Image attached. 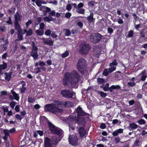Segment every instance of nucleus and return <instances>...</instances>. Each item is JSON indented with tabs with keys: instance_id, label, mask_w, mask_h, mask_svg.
Wrapping results in <instances>:
<instances>
[{
	"instance_id": "49",
	"label": "nucleus",
	"mask_w": 147,
	"mask_h": 147,
	"mask_svg": "<svg viewBox=\"0 0 147 147\" xmlns=\"http://www.w3.org/2000/svg\"><path fill=\"white\" fill-rule=\"evenodd\" d=\"M128 84L129 86H133L135 85L136 84L134 82H129L128 83Z\"/></svg>"
},
{
	"instance_id": "54",
	"label": "nucleus",
	"mask_w": 147,
	"mask_h": 147,
	"mask_svg": "<svg viewBox=\"0 0 147 147\" xmlns=\"http://www.w3.org/2000/svg\"><path fill=\"white\" fill-rule=\"evenodd\" d=\"M77 24L80 28L82 27L83 25L82 23L81 22H78L77 23Z\"/></svg>"
},
{
	"instance_id": "3",
	"label": "nucleus",
	"mask_w": 147,
	"mask_h": 147,
	"mask_svg": "<svg viewBox=\"0 0 147 147\" xmlns=\"http://www.w3.org/2000/svg\"><path fill=\"white\" fill-rule=\"evenodd\" d=\"M58 100H55L54 103L48 104L45 106L44 110L46 112H51L54 114H56L58 112H61L63 110L61 108H59V104H57Z\"/></svg>"
},
{
	"instance_id": "9",
	"label": "nucleus",
	"mask_w": 147,
	"mask_h": 147,
	"mask_svg": "<svg viewBox=\"0 0 147 147\" xmlns=\"http://www.w3.org/2000/svg\"><path fill=\"white\" fill-rule=\"evenodd\" d=\"M35 43L33 42L32 45V49L30 55L34 59H37L38 56L37 53L38 49L37 47L35 46Z\"/></svg>"
},
{
	"instance_id": "26",
	"label": "nucleus",
	"mask_w": 147,
	"mask_h": 147,
	"mask_svg": "<svg viewBox=\"0 0 147 147\" xmlns=\"http://www.w3.org/2000/svg\"><path fill=\"white\" fill-rule=\"evenodd\" d=\"M44 20L47 22H49L50 21H52L53 18L51 16H46L43 18Z\"/></svg>"
},
{
	"instance_id": "12",
	"label": "nucleus",
	"mask_w": 147,
	"mask_h": 147,
	"mask_svg": "<svg viewBox=\"0 0 147 147\" xmlns=\"http://www.w3.org/2000/svg\"><path fill=\"white\" fill-rule=\"evenodd\" d=\"M57 103L58 104H59V107H62L65 106L69 107H70L72 105V103L69 102H67L64 101L61 102L58 101H57Z\"/></svg>"
},
{
	"instance_id": "53",
	"label": "nucleus",
	"mask_w": 147,
	"mask_h": 147,
	"mask_svg": "<svg viewBox=\"0 0 147 147\" xmlns=\"http://www.w3.org/2000/svg\"><path fill=\"white\" fill-rule=\"evenodd\" d=\"M2 109L3 110L4 113H5L6 112H8V109L7 107H3Z\"/></svg>"
},
{
	"instance_id": "20",
	"label": "nucleus",
	"mask_w": 147,
	"mask_h": 147,
	"mask_svg": "<svg viewBox=\"0 0 147 147\" xmlns=\"http://www.w3.org/2000/svg\"><path fill=\"white\" fill-rule=\"evenodd\" d=\"M11 92L13 96L14 99L16 100H18L20 98L18 94L16 93L13 90H11Z\"/></svg>"
},
{
	"instance_id": "44",
	"label": "nucleus",
	"mask_w": 147,
	"mask_h": 147,
	"mask_svg": "<svg viewBox=\"0 0 147 147\" xmlns=\"http://www.w3.org/2000/svg\"><path fill=\"white\" fill-rule=\"evenodd\" d=\"M45 27V24L43 23H41L40 24L39 29L41 30H43Z\"/></svg>"
},
{
	"instance_id": "37",
	"label": "nucleus",
	"mask_w": 147,
	"mask_h": 147,
	"mask_svg": "<svg viewBox=\"0 0 147 147\" xmlns=\"http://www.w3.org/2000/svg\"><path fill=\"white\" fill-rule=\"evenodd\" d=\"M42 18L40 17L36 19V21L35 22L36 25L38 24L41 22ZM36 26H35V27H36Z\"/></svg>"
},
{
	"instance_id": "10",
	"label": "nucleus",
	"mask_w": 147,
	"mask_h": 147,
	"mask_svg": "<svg viewBox=\"0 0 147 147\" xmlns=\"http://www.w3.org/2000/svg\"><path fill=\"white\" fill-rule=\"evenodd\" d=\"M90 49V47L89 45L85 44L80 46V51L81 53L85 54L88 52Z\"/></svg>"
},
{
	"instance_id": "63",
	"label": "nucleus",
	"mask_w": 147,
	"mask_h": 147,
	"mask_svg": "<svg viewBox=\"0 0 147 147\" xmlns=\"http://www.w3.org/2000/svg\"><path fill=\"white\" fill-rule=\"evenodd\" d=\"M40 107V106L38 104H36L34 106V108L36 109H38Z\"/></svg>"
},
{
	"instance_id": "16",
	"label": "nucleus",
	"mask_w": 147,
	"mask_h": 147,
	"mask_svg": "<svg viewBox=\"0 0 147 147\" xmlns=\"http://www.w3.org/2000/svg\"><path fill=\"white\" fill-rule=\"evenodd\" d=\"M123 129H119L116 130L112 133V135L114 136H117L119 134L122 133L123 132Z\"/></svg>"
},
{
	"instance_id": "19",
	"label": "nucleus",
	"mask_w": 147,
	"mask_h": 147,
	"mask_svg": "<svg viewBox=\"0 0 147 147\" xmlns=\"http://www.w3.org/2000/svg\"><path fill=\"white\" fill-rule=\"evenodd\" d=\"M145 71H142V72L139 74V76L141 77L140 80L143 81H144L147 77L145 73Z\"/></svg>"
},
{
	"instance_id": "62",
	"label": "nucleus",
	"mask_w": 147,
	"mask_h": 147,
	"mask_svg": "<svg viewBox=\"0 0 147 147\" xmlns=\"http://www.w3.org/2000/svg\"><path fill=\"white\" fill-rule=\"evenodd\" d=\"M5 26H1L0 27V29L2 32H4L5 31Z\"/></svg>"
},
{
	"instance_id": "7",
	"label": "nucleus",
	"mask_w": 147,
	"mask_h": 147,
	"mask_svg": "<svg viewBox=\"0 0 147 147\" xmlns=\"http://www.w3.org/2000/svg\"><path fill=\"white\" fill-rule=\"evenodd\" d=\"M61 94L65 98H71L73 96H75V94L74 92H71L68 90H64L61 91Z\"/></svg>"
},
{
	"instance_id": "29",
	"label": "nucleus",
	"mask_w": 147,
	"mask_h": 147,
	"mask_svg": "<svg viewBox=\"0 0 147 147\" xmlns=\"http://www.w3.org/2000/svg\"><path fill=\"white\" fill-rule=\"evenodd\" d=\"M76 11L79 13L83 14L84 13L85 10L83 9L77 8Z\"/></svg>"
},
{
	"instance_id": "24",
	"label": "nucleus",
	"mask_w": 147,
	"mask_h": 147,
	"mask_svg": "<svg viewBox=\"0 0 147 147\" xmlns=\"http://www.w3.org/2000/svg\"><path fill=\"white\" fill-rule=\"evenodd\" d=\"M12 74V72L5 73V79L8 81H9L11 78Z\"/></svg>"
},
{
	"instance_id": "56",
	"label": "nucleus",
	"mask_w": 147,
	"mask_h": 147,
	"mask_svg": "<svg viewBox=\"0 0 147 147\" xmlns=\"http://www.w3.org/2000/svg\"><path fill=\"white\" fill-rule=\"evenodd\" d=\"M71 16V14L70 13L68 12L66 13L65 15V16L66 18H69Z\"/></svg>"
},
{
	"instance_id": "14",
	"label": "nucleus",
	"mask_w": 147,
	"mask_h": 147,
	"mask_svg": "<svg viewBox=\"0 0 147 147\" xmlns=\"http://www.w3.org/2000/svg\"><path fill=\"white\" fill-rule=\"evenodd\" d=\"M78 132L80 134V137L82 138L86 134V130L83 127H81L78 128Z\"/></svg>"
},
{
	"instance_id": "42",
	"label": "nucleus",
	"mask_w": 147,
	"mask_h": 147,
	"mask_svg": "<svg viewBox=\"0 0 147 147\" xmlns=\"http://www.w3.org/2000/svg\"><path fill=\"white\" fill-rule=\"evenodd\" d=\"M97 81L98 83L102 84L104 82V79L102 78H99L97 80Z\"/></svg>"
},
{
	"instance_id": "55",
	"label": "nucleus",
	"mask_w": 147,
	"mask_h": 147,
	"mask_svg": "<svg viewBox=\"0 0 147 147\" xmlns=\"http://www.w3.org/2000/svg\"><path fill=\"white\" fill-rule=\"evenodd\" d=\"M15 117L16 119L19 120H21L22 119L21 116L18 114L16 115L15 116Z\"/></svg>"
},
{
	"instance_id": "57",
	"label": "nucleus",
	"mask_w": 147,
	"mask_h": 147,
	"mask_svg": "<svg viewBox=\"0 0 147 147\" xmlns=\"http://www.w3.org/2000/svg\"><path fill=\"white\" fill-rule=\"evenodd\" d=\"M32 23V22L31 20H29L26 23V25L27 27H28L30 24H31Z\"/></svg>"
},
{
	"instance_id": "13",
	"label": "nucleus",
	"mask_w": 147,
	"mask_h": 147,
	"mask_svg": "<svg viewBox=\"0 0 147 147\" xmlns=\"http://www.w3.org/2000/svg\"><path fill=\"white\" fill-rule=\"evenodd\" d=\"M117 65V63L115 60H114L112 63L110 64L109 66L111 68H109V73H111L116 69V67L114 66H116Z\"/></svg>"
},
{
	"instance_id": "40",
	"label": "nucleus",
	"mask_w": 147,
	"mask_h": 147,
	"mask_svg": "<svg viewBox=\"0 0 147 147\" xmlns=\"http://www.w3.org/2000/svg\"><path fill=\"white\" fill-rule=\"evenodd\" d=\"M120 141V139L119 137H118L115 138V142L116 144L119 143Z\"/></svg>"
},
{
	"instance_id": "52",
	"label": "nucleus",
	"mask_w": 147,
	"mask_h": 147,
	"mask_svg": "<svg viewBox=\"0 0 147 147\" xmlns=\"http://www.w3.org/2000/svg\"><path fill=\"white\" fill-rule=\"evenodd\" d=\"M108 32L110 34H111L113 32V30L111 28H108L107 29Z\"/></svg>"
},
{
	"instance_id": "36",
	"label": "nucleus",
	"mask_w": 147,
	"mask_h": 147,
	"mask_svg": "<svg viewBox=\"0 0 147 147\" xmlns=\"http://www.w3.org/2000/svg\"><path fill=\"white\" fill-rule=\"evenodd\" d=\"M26 35L27 36H30L32 34V31L31 29H30L28 31H27L26 32Z\"/></svg>"
},
{
	"instance_id": "27",
	"label": "nucleus",
	"mask_w": 147,
	"mask_h": 147,
	"mask_svg": "<svg viewBox=\"0 0 147 147\" xmlns=\"http://www.w3.org/2000/svg\"><path fill=\"white\" fill-rule=\"evenodd\" d=\"M14 24L15 29L17 30L18 32L20 31V28L18 22H14Z\"/></svg>"
},
{
	"instance_id": "31",
	"label": "nucleus",
	"mask_w": 147,
	"mask_h": 147,
	"mask_svg": "<svg viewBox=\"0 0 147 147\" xmlns=\"http://www.w3.org/2000/svg\"><path fill=\"white\" fill-rule=\"evenodd\" d=\"M18 38L17 39V40H21L23 39V36L21 34L18 32Z\"/></svg>"
},
{
	"instance_id": "8",
	"label": "nucleus",
	"mask_w": 147,
	"mask_h": 147,
	"mask_svg": "<svg viewBox=\"0 0 147 147\" xmlns=\"http://www.w3.org/2000/svg\"><path fill=\"white\" fill-rule=\"evenodd\" d=\"M101 38V35L99 33L93 34L90 36V40L93 43L98 42Z\"/></svg>"
},
{
	"instance_id": "1",
	"label": "nucleus",
	"mask_w": 147,
	"mask_h": 147,
	"mask_svg": "<svg viewBox=\"0 0 147 147\" xmlns=\"http://www.w3.org/2000/svg\"><path fill=\"white\" fill-rule=\"evenodd\" d=\"M65 76V78L63 79V84L66 86L69 83L71 85L77 83L80 78L78 74L75 70L73 71L71 73H66Z\"/></svg>"
},
{
	"instance_id": "33",
	"label": "nucleus",
	"mask_w": 147,
	"mask_h": 147,
	"mask_svg": "<svg viewBox=\"0 0 147 147\" xmlns=\"http://www.w3.org/2000/svg\"><path fill=\"white\" fill-rule=\"evenodd\" d=\"M42 68L40 67H38L34 69V73L35 74H38L39 72H41L40 69H42Z\"/></svg>"
},
{
	"instance_id": "38",
	"label": "nucleus",
	"mask_w": 147,
	"mask_h": 147,
	"mask_svg": "<svg viewBox=\"0 0 147 147\" xmlns=\"http://www.w3.org/2000/svg\"><path fill=\"white\" fill-rule=\"evenodd\" d=\"M27 30L26 29H24V30H21V29L20 30V31L18 32L20 33L22 35L24 34L25 33H26Z\"/></svg>"
},
{
	"instance_id": "41",
	"label": "nucleus",
	"mask_w": 147,
	"mask_h": 147,
	"mask_svg": "<svg viewBox=\"0 0 147 147\" xmlns=\"http://www.w3.org/2000/svg\"><path fill=\"white\" fill-rule=\"evenodd\" d=\"M99 93L100 94V96L103 97H105L106 96V93L103 92H99Z\"/></svg>"
},
{
	"instance_id": "61",
	"label": "nucleus",
	"mask_w": 147,
	"mask_h": 147,
	"mask_svg": "<svg viewBox=\"0 0 147 147\" xmlns=\"http://www.w3.org/2000/svg\"><path fill=\"white\" fill-rule=\"evenodd\" d=\"M45 65V62L43 61H40L39 62V65L40 66H43Z\"/></svg>"
},
{
	"instance_id": "11",
	"label": "nucleus",
	"mask_w": 147,
	"mask_h": 147,
	"mask_svg": "<svg viewBox=\"0 0 147 147\" xmlns=\"http://www.w3.org/2000/svg\"><path fill=\"white\" fill-rule=\"evenodd\" d=\"M69 141L70 144L73 145H75L77 144L78 142L76 134L72 136H70Z\"/></svg>"
},
{
	"instance_id": "35",
	"label": "nucleus",
	"mask_w": 147,
	"mask_h": 147,
	"mask_svg": "<svg viewBox=\"0 0 147 147\" xmlns=\"http://www.w3.org/2000/svg\"><path fill=\"white\" fill-rule=\"evenodd\" d=\"M16 103V102H15L13 101L10 103V106L12 109H13Z\"/></svg>"
},
{
	"instance_id": "58",
	"label": "nucleus",
	"mask_w": 147,
	"mask_h": 147,
	"mask_svg": "<svg viewBox=\"0 0 147 147\" xmlns=\"http://www.w3.org/2000/svg\"><path fill=\"white\" fill-rule=\"evenodd\" d=\"M9 133H13L16 132V130L15 128H12V129L9 130Z\"/></svg>"
},
{
	"instance_id": "50",
	"label": "nucleus",
	"mask_w": 147,
	"mask_h": 147,
	"mask_svg": "<svg viewBox=\"0 0 147 147\" xmlns=\"http://www.w3.org/2000/svg\"><path fill=\"white\" fill-rule=\"evenodd\" d=\"M88 20L89 22H91L93 20V17L92 15H91L90 14V15L88 17Z\"/></svg>"
},
{
	"instance_id": "2",
	"label": "nucleus",
	"mask_w": 147,
	"mask_h": 147,
	"mask_svg": "<svg viewBox=\"0 0 147 147\" xmlns=\"http://www.w3.org/2000/svg\"><path fill=\"white\" fill-rule=\"evenodd\" d=\"M76 113H77L78 115V118L77 119H76V116L74 115L69 116L68 118L67 119V121L69 123V130L70 129L72 130L74 129V121L75 119L76 120L77 122L79 123V119L80 116H84L86 114V113L83 112L82 108L79 107L77 108Z\"/></svg>"
},
{
	"instance_id": "15",
	"label": "nucleus",
	"mask_w": 147,
	"mask_h": 147,
	"mask_svg": "<svg viewBox=\"0 0 147 147\" xmlns=\"http://www.w3.org/2000/svg\"><path fill=\"white\" fill-rule=\"evenodd\" d=\"M40 39L43 40V42L45 44L50 46L52 45L53 43V41L51 38L45 39L43 38Z\"/></svg>"
},
{
	"instance_id": "48",
	"label": "nucleus",
	"mask_w": 147,
	"mask_h": 147,
	"mask_svg": "<svg viewBox=\"0 0 147 147\" xmlns=\"http://www.w3.org/2000/svg\"><path fill=\"white\" fill-rule=\"evenodd\" d=\"M69 55V53L68 51H66L65 53L63 54L62 55V57H67Z\"/></svg>"
},
{
	"instance_id": "17",
	"label": "nucleus",
	"mask_w": 147,
	"mask_h": 147,
	"mask_svg": "<svg viewBox=\"0 0 147 147\" xmlns=\"http://www.w3.org/2000/svg\"><path fill=\"white\" fill-rule=\"evenodd\" d=\"M3 132L5 135L3 137V139L5 141H6L9 136V131L7 129H4L3 131Z\"/></svg>"
},
{
	"instance_id": "60",
	"label": "nucleus",
	"mask_w": 147,
	"mask_h": 147,
	"mask_svg": "<svg viewBox=\"0 0 147 147\" xmlns=\"http://www.w3.org/2000/svg\"><path fill=\"white\" fill-rule=\"evenodd\" d=\"M118 22L119 24H122L123 23V21L120 18L118 20Z\"/></svg>"
},
{
	"instance_id": "39",
	"label": "nucleus",
	"mask_w": 147,
	"mask_h": 147,
	"mask_svg": "<svg viewBox=\"0 0 147 147\" xmlns=\"http://www.w3.org/2000/svg\"><path fill=\"white\" fill-rule=\"evenodd\" d=\"M35 99L34 98H32L30 97H28V102L29 103H32L34 102Z\"/></svg>"
},
{
	"instance_id": "46",
	"label": "nucleus",
	"mask_w": 147,
	"mask_h": 147,
	"mask_svg": "<svg viewBox=\"0 0 147 147\" xmlns=\"http://www.w3.org/2000/svg\"><path fill=\"white\" fill-rule=\"evenodd\" d=\"M66 9L68 11L70 10L71 9V6L70 4H68L67 6L66 7Z\"/></svg>"
},
{
	"instance_id": "45",
	"label": "nucleus",
	"mask_w": 147,
	"mask_h": 147,
	"mask_svg": "<svg viewBox=\"0 0 147 147\" xmlns=\"http://www.w3.org/2000/svg\"><path fill=\"white\" fill-rule=\"evenodd\" d=\"M51 31L50 30H47L45 32V34L47 36H49L51 34Z\"/></svg>"
},
{
	"instance_id": "22",
	"label": "nucleus",
	"mask_w": 147,
	"mask_h": 147,
	"mask_svg": "<svg viewBox=\"0 0 147 147\" xmlns=\"http://www.w3.org/2000/svg\"><path fill=\"white\" fill-rule=\"evenodd\" d=\"M138 125L134 123H132L129 124V128L130 130L136 129L138 127Z\"/></svg>"
},
{
	"instance_id": "64",
	"label": "nucleus",
	"mask_w": 147,
	"mask_h": 147,
	"mask_svg": "<svg viewBox=\"0 0 147 147\" xmlns=\"http://www.w3.org/2000/svg\"><path fill=\"white\" fill-rule=\"evenodd\" d=\"M37 133L40 135V136L43 135V133L42 131H41L38 130L37 131Z\"/></svg>"
},
{
	"instance_id": "30",
	"label": "nucleus",
	"mask_w": 147,
	"mask_h": 147,
	"mask_svg": "<svg viewBox=\"0 0 147 147\" xmlns=\"http://www.w3.org/2000/svg\"><path fill=\"white\" fill-rule=\"evenodd\" d=\"M63 31L66 36H69L70 35L71 32L68 29H65L63 30Z\"/></svg>"
},
{
	"instance_id": "18",
	"label": "nucleus",
	"mask_w": 147,
	"mask_h": 147,
	"mask_svg": "<svg viewBox=\"0 0 147 147\" xmlns=\"http://www.w3.org/2000/svg\"><path fill=\"white\" fill-rule=\"evenodd\" d=\"M15 21L14 22H18V21H21L22 17L20 16L19 13L17 12L14 16Z\"/></svg>"
},
{
	"instance_id": "28",
	"label": "nucleus",
	"mask_w": 147,
	"mask_h": 147,
	"mask_svg": "<svg viewBox=\"0 0 147 147\" xmlns=\"http://www.w3.org/2000/svg\"><path fill=\"white\" fill-rule=\"evenodd\" d=\"M36 33L39 36L42 35L44 34V31L43 30L38 29L36 30Z\"/></svg>"
},
{
	"instance_id": "47",
	"label": "nucleus",
	"mask_w": 147,
	"mask_h": 147,
	"mask_svg": "<svg viewBox=\"0 0 147 147\" xmlns=\"http://www.w3.org/2000/svg\"><path fill=\"white\" fill-rule=\"evenodd\" d=\"M36 5L38 7H41L42 5H41V3L39 0H36Z\"/></svg>"
},
{
	"instance_id": "6",
	"label": "nucleus",
	"mask_w": 147,
	"mask_h": 147,
	"mask_svg": "<svg viewBox=\"0 0 147 147\" xmlns=\"http://www.w3.org/2000/svg\"><path fill=\"white\" fill-rule=\"evenodd\" d=\"M48 124L49 125L50 130L52 133L56 134L58 135L61 134L62 133V131L59 130L57 129L56 127L50 122H48Z\"/></svg>"
},
{
	"instance_id": "59",
	"label": "nucleus",
	"mask_w": 147,
	"mask_h": 147,
	"mask_svg": "<svg viewBox=\"0 0 147 147\" xmlns=\"http://www.w3.org/2000/svg\"><path fill=\"white\" fill-rule=\"evenodd\" d=\"M19 109H20V107L19 105H16L15 107V109L16 110V112H18L19 111Z\"/></svg>"
},
{
	"instance_id": "23",
	"label": "nucleus",
	"mask_w": 147,
	"mask_h": 147,
	"mask_svg": "<svg viewBox=\"0 0 147 147\" xmlns=\"http://www.w3.org/2000/svg\"><path fill=\"white\" fill-rule=\"evenodd\" d=\"M120 88V87L118 85L116 86L113 85L111 87L109 88V90L111 92H112L113 89H119Z\"/></svg>"
},
{
	"instance_id": "4",
	"label": "nucleus",
	"mask_w": 147,
	"mask_h": 147,
	"mask_svg": "<svg viewBox=\"0 0 147 147\" xmlns=\"http://www.w3.org/2000/svg\"><path fill=\"white\" fill-rule=\"evenodd\" d=\"M45 147H52L53 145H55L57 143V138L56 136H53L51 139L46 138H45Z\"/></svg>"
},
{
	"instance_id": "25",
	"label": "nucleus",
	"mask_w": 147,
	"mask_h": 147,
	"mask_svg": "<svg viewBox=\"0 0 147 147\" xmlns=\"http://www.w3.org/2000/svg\"><path fill=\"white\" fill-rule=\"evenodd\" d=\"M40 122L41 123L45 124L47 123L48 122H50L48 121L47 119L45 116H42L40 118Z\"/></svg>"
},
{
	"instance_id": "34",
	"label": "nucleus",
	"mask_w": 147,
	"mask_h": 147,
	"mask_svg": "<svg viewBox=\"0 0 147 147\" xmlns=\"http://www.w3.org/2000/svg\"><path fill=\"white\" fill-rule=\"evenodd\" d=\"M138 122L139 124L140 125L144 124L146 123V122L145 121V120L142 119L139 120L138 121Z\"/></svg>"
},
{
	"instance_id": "51",
	"label": "nucleus",
	"mask_w": 147,
	"mask_h": 147,
	"mask_svg": "<svg viewBox=\"0 0 147 147\" xmlns=\"http://www.w3.org/2000/svg\"><path fill=\"white\" fill-rule=\"evenodd\" d=\"M84 6V4L83 3L80 2L78 5L77 8H81L82 7Z\"/></svg>"
},
{
	"instance_id": "32",
	"label": "nucleus",
	"mask_w": 147,
	"mask_h": 147,
	"mask_svg": "<svg viewBox=\"0 0 147 147\" xmlns=\"http://www.w3.org/2000/svg\"><path fill=\"white\" fill-rule=\"evenodd\" d=\"M110 73L109 72V69H105L103 71V74L105 76H107Z\"/></svg>"
},
{
	"instance_id": "21",
	"label": "nucleus",
	"mask_w": 147,
	"mask_h": 147,
	"mask_svg": "<svg viewBox=\"0 0 147 147\" xmlns=\"http://www.w3.org/2000/svg\"><path fill=\"white\" fill-rule=\"evenodd\" d=\"M7 64L6 63H3V65H0V75H2L3 73L2 70L5 69L7 68Z\"/></svg>"
},
{
	"instance_id": "43",
	"label": "nucleus",
	"mask_w": 147,
	"mask_h": 147,
	"mask_svg": "<svg viewBox=\"0 0 147 147\" xmlns=\"http://www.w3.org/2000/svg\"><path fill=\"white\" fill-rule=\"evenodd\" d=\"M133 34V31L132 30H131L129 32L128 36L129 37H132Z\"/></svg>"
},
{
	"instance_id": "5",
	"label": "nucleus",
	"mask_w": 147,
	"mask_h": 147,
	"mask_svg": "<svg viewBox=\"0 0 147 147\" xmlns=\"http://www.w3.org/2000/svg\"><path fill=\"white\" fill-rule=\"evenodd\" d=\"M86 64V61L83 59H80L77 65V67L78 70L81 73L84 70Z\"/></svg>"
}]
</instances>
